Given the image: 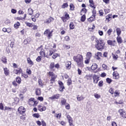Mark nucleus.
<instances>
[{"label":"nucleus","instance_id":"1","mask_svg":"<svg viewBox=\"0 0 126 126\" xmlns=\"http://www.w3.org/2000/svg\"><path fill=\"white\" fill-rule=\"evenodd\" d=\"M73 60L76 63L78 66L80 67H83L84 64H83V56L82 55L78 54L73 57Z\"/></svg>","mask_w":126,"mask_h":126},{"label":"nucleus","instance_id":"2","mask_svg":"<svg viewBox=\"0 0 126 126\" xmlns=\"http://www.w3.org/2000/svg\"><path fill=\"white\" fill-rule=\"evenodd\" d=\"M95 42L97 43L95 44V48L98 51H103L106 47L105 42H104L103 40H97Z\"/></svg>","mask_w":126,"mask_h":126},{"label":"nucleus","instance_id":"3","mask_svg":"<svg viewBox=\"0 0 126 126\" xmlns=\"http://www.w3.org/2000/svg\"><path fill=\"white\" fill-rule=\"evenodd\" d=\"M49 76L51 77L50 79V83L51 84H53L55 81L56 80V78H57V75L55 74L53 72H49L48 73Z\"/></svg>","mask_w":126,"mask_h":126},{"label":"nucleus","instance_id":"4","mask_svg":"<svg viewBox=\"0 0 126 126\" xmlns=\"http://www.w3.org/2000/svg\"><path fill=\"white\" fill-rule=\"evenodd\" d=\"M44 35L45 36H47L48 39L50 40L52 36H53V31H50V29H48L46 31H45L44 32Z\"/></svg>","mask_w":126,"mask_h":126},{"label":"nucleus","instance_id":"5","mask_svg":"<svg viewBox=\"0 0 126 126\" xmlns=\"http://www.w3.org/2000/svg\"><path fill=\"white\" fill-rule=\"evenodd\" d=\"M118 112L120 113V116L124 119H126V111L123 109H120Z\"/></svg>","mask_w":126,"mask_h":126},{"label":"nucleus","instance_id":"6","mask_svg":"<svg viewBox=\"0 0 126 126\" xmlns=\"http://www.w3.org/2000/svg\"><path fill=\"white\" fill-rule=\"evenodd\" d=\"M18 112L21 115H23V114H25V112H26V109L24 107L20 106L18 109Z\"/></svg>","mask_w":126,"mask_h":126},{"label":"nucleus","instance_id":"7","mask_svg":"<svg viewBox=\"0 0 126 126\" xmlns=\"http://www.w3.org/2000/svg\"><path fill=\"white\" fill-rule=\"evenodd\" d=\"M63 22H66L67 20L69 19V15L67 14V13H65V15L62 17H61Z\"/></svg>","mask_w":126,"mask_h":126},{"label":"nucleus","instance_id":"8","mask_svg":"<svg viewBox=\"0 0 126 126\" xmlns=\"http://www.w3.org/2000/svg\"><path fill=\"white\" fill-rule=\"evenodd\" d=\"M29 105H31L32 106H35V104H36V101H35V99H34V98H31L29 100Z\"/></svg>","mask_w":126,"mask_h":126},{"label":"nucleus","instance_id":"9","mask_svg":"<svg viewBox=\"0 0 126 126\" xmlns=\"http://www.w3.org/2000/svg\"><path fill=\"white\" fill-rule=\"evenodd\" d=\"M65 66L66 69H70L71 68V62L67 61L65 63Z\"/></svg>","mask_w":126,"mask_h":126},{"label":"nucleus","instance_id":"10","mask_svg":"<svg viewBox=\"0 0 126 126\" xmlns=\"http://www.w3.org/2000/svg\"><path fill=\"white\" fill-rule=\"evenodd\" d=\"M60 98V94H56L53 95L52 96H51L49 97V99L51 100H57V99H59Z\"/></svg>","mask_w":126,"mask_h":126},{"label":"nucleus","instance_id":"11","mask_svg":"<svg viewBox=\"0 0 126 126\" xmlns=\"http://www.w3.org/2000/svg\"><path fill=\"white\" fill-rule=\"evenodd\" d=\"M108 45L109 46H115L116 45V40L112 41L111 40H108L107 41Z\"/></svg>","mask_w":126,"mask_h":126},{"label":"nucleus","instance_id":"12","mask_svg":"<svg viewBox=\"0 0 126 126\" xmlns=\"http://www.w3.org/2000/svg\"><path fill=\"white\" fill-rule=\"evenodd\" d=\"M35 94L37 96H40L41 93V89L40 88H37L35 89Z\"/></svg>","mask_w":126,"mask_h":126},{"label":"nucleus","instance_id":"13","mask_svg":"<svg viewBox=\"0 0 126 126\" xmlns=\"http://www.w3.org/2000/svg\"><path fill=\"white\" fill-rule=\"evenodd\" d=\"M113 77L115 79H119L120 78V76L119 75V73L117 71H115L113 73Z\"/></svg>","mask_w":126,"mask_h":126},{"label":"nucleus","instance_id":"14","mask_svg":"<svg viewBox=\"0 0 126 126\" xmlns=\"http://www.w3.org/2000/svg\"><path fill=\"white\" fill-rule=\"evenodd\" d=\"M95 20L96 17L94 16H92L90 18L88 19V21H89L90 23L93 22V21H95Z\"/></svg>","mask_w":126,"mask_h":126},{"label":"nucleus","instance_id":"15","mask_svg":"<svg viewBox=\"0 0 126 126\" xmlns=\"http://www.w3.org/2000/svg\"><path fill=\"white\" fill-rule=\"evenodd\" d=\"M21 72H22V69L21 68H19L18 69H15L14 70V73H15V74H20Z\"/></svg>","mask_w":126,"mask_h":126},{"label":"nucleus","instance_id":"16","mask_svg":"<svg viewBox=\"0 0 126 126\" xmlns=\"http://www.w3.org/2000/svg\"><path fill=\"white\" fill-rule=\"evenodd\" d=\"M54 19L52 17H50L48 19H47L45 21H44V23H51L52 21H54Z\"/></svg>","mask_w":126,"mask_h":126},{"label":"nucleus","instance_id":"17","mask_svg":"<svg viewBox=\"0 0 126 126\" xmlns=\"http://www.w3.org/2000/svg\"><path fill=\"white\" fill-rule=\"evenodd\" d=\"M38 109L40 112H43V111H46V106L39 105Z\"/></svg>","mask_w":126,"mask_h":126},{"label":"nucleus","instance_id":"18","mask_svg":"<svg viewBox=\"0 0 126 126\" xmlns=\"http://www.w3.org/2000/svg\"><path fill=\"white\" fill-rule=\"evenodd\" d=\"M3 71H4V74L6 76H7V75H9V70L7 69V68L5 67L3 68Z\"/></svg>","mask_w":126,"mask_h":126},{"label":"nucleus","instance_id":"19","mask_svg":"<svg viewBox=\"0 0 126 126\" xmlns=\"http://www.w3.org/2000/svg\"><path fill=\"white\" fill-rule=\"evenodd\" d=\"M98 67V65L96 63H93L91 67L92 70H96Z\"/></svg>","mask_w":126,"mask_h":126},{"label":"nucleus","instance_id":"20","mask_svg":"<svg viewBox=\"0 0 126 126\" xmlns=\"http://www.w3.org/2000/svg\"><path fill=\"white\" fill-rule=\"evenodd\" d=\"M66 117L68 121L69 124L73 123V120H72V118H71V117H70V116H69V115H66Z\"/></svg>","mask_w":126,"mask_h":126},{"label":"nucleus","instance_id":"21","mask_svg":"<svg viewBox=\"0 0 126 126\" xmlns=\"http://www.w3.org/2000/svg\"><path fill=\"white\" fill-rule=\"evenodd\" d=\"M92 58V53L89 52L87 53L86 54V59H89L90 60Z\"/></svg>","mask_w":126,"mask_h":126},{"label":"nucleus","instance_id":"22","mask_svg":"<svg viewBox=\"0 0 126 126\" xmlns=\"http://www.w3.org/2000/svg\"><path fill=\"white\" fill-rule=\"evenodd\" d=\"M117 41L119 44H122L123 43V39H122V37H121L120 35H118Z\"/></svg>","mask_w":126,"mask_h":126},{"label":"nucleus","instance_id":"23","mask_svg":"<svg viewBox=\"0 0 126 126\" xmlns=\"http://www.w3.org/2000/svg\"><path fill=\"white\" fill-rule=\"evenodd\" d=\"M39 54L41 57H46V54L45 53V50L44 49H41L39 52Z\"/></svg>","mask_w":126,"mask_h":126},{"label":"nucleus","instance_id":"24","mask_svg":"<svg viewBox=\"0 0 126 126\" xmlns=\"http://www.w3.org/2000/svg\"><path fill=\"white\" fill-rule=\"evenodd\" d=\"M77 100H78V101H82V100H84V97L83 95H81L80 96H79V95H78L77 96Z\"/></svg>","mask_w":126,"mask_h":126},{"label":"nucleus","instance_id":"25","mask_svg":"<svg viewBox=\"0 0 126 126\" xmlns=\"http://www.w3.org/2000/svg\"><path fill=\"white\" fill-rule=\"evenodd\" d=\"M116 32L118 36H120V35L122 34V31L121 30L120 28L116 29Z\"/></svg>","mask_w":126,"mask_h":126},{"label":"nucleus","instance_id":"26","mask_svg":"<svg viewBox=\"0 0 126 126\" xmlns=\"http://www.w3.org/2000/svg\"><path fill=\"white\" fill-rule=\"evenodd\" d=\"M111 19H112V15H108L106 16V20L107 22H109Z\"/></svg>","mask_w":126,"mask_h":126},{"label":"nucleus","instance_id":"27","mask_svg":"<svg viewBox=\"0 0 126 126\" xmlns=\"http://www.w3.org/2000/svg\"><path fill=\"white\" fill-rule=\"evenodd\" d=\"M62 105H64L66 104V100L63 98H61Z\"/></svg>","mask_w":126,"mask_h":126},{"label":"nucleus","instance_id":"28","mask_svg":"<svg viewBox=\"0 0 126 126\" xmlns=\"http://www.w3.org/2000/svg\"><path fill=\"white\" fill-rule=\"evenodd\" d=\"M28 63L29 64H31V65H33L34 64V63H33L32 61L30 58H28L27 59Z\"/></svg>","mask_w":126,"mask_h":126},{"label":"nucleus","instance_id":"29","mask_svg":"<svg viewBox=\"0 0 126 126\" xmlns=\"http://www.w3.org/2000/svg\"><path fill=\"white\" fill-rule=\"evenodd\" d=\"M16 81L18 83V84H20V83H21V78L20 77H17L16 78Z\"/></svg>","mask_w":126,"mask_h":126},{"label":"nucleus","instance_id":"30","mask_svg":"<svg viewBox=\"0 0 126 126\" xmlns=\"http://www.w3.org/2000/svg\"><path fill=\"white\" fill-rule=\"evenodd\" d=\"M92 76H93V74H88L85 76V78H86V79L88 80L90 79V78H91V77H92Z\"/></svg>","mask_w":126,"mask_h":126},{"label":"nucleus","instance_id":"31","mask_svg":"<svg viewBox=\"0 0 126 126\" xmlns=\"http://www.w3.org/2000/svg\"><path fill=\"white\" fill-rule=\"evenodd\" d=\"M6 61H7L6 57H5L4 56L2 57L1 61L2 62V63H7V62Z\"/></svg>","mask_w":126,"mask_h":126},{"label":"nucleus","instance_id":"32","mask_svg":"<svg viewBox=\"0 0 126 126\" xmlns=\"http://www.w3.org/2000/svg\"><path fill=\"white\" fill-rule=\"evenodd\" d=\"M54 67H55V63L52 62L50 63L49 68L50 69H54Z\"/></svg>","mask_w":126,"mask_h":126},{"label":"nucleus","instance_id":"33","mask_svg":"<svg viewBox=\"0 0 126 126\" xmlns=\"http://www.w3.org/2000/svg\"><path fill=\"white\" fill-rule=\"evenodd\" d=\"M32 117H33V118L38 119V118H40V115L39 114V113H34L32 115Z\"/></svg>","mask_w":126,"mask_h":126},{"label":"nucleus","instance_id":"34","mask_svg":"<svg viewBox=\"0 0 126 126\" xmlns=\"http://www.w3.org/2000/svg\"><path fill=\"white\" fill-rule=\"evenodd\" d=\"M112 32H113V29H109L107 32V33L108 36H110L111 34L112 33Z\"/></svg>","mask_w":126,"mask_h":126},{"label":"nucleus","instance_id":"35","mask_svg":"<svg viewBox=\"0 0 126 126\" xmlns=\"http://www.w3.org/2000/svg\"><path fill=\"white\" fill-rule=\"evenodd\" d=\"M28 12L29 14V15H32V14H33V9H32V8H29L28 9Z\"/></svg>","mask_w":126,"mask_h":126},{"label":"nucleus","instance_id":"36","mask_svg":"<svg viewBox=\"0 0 126 126\" xmlns=\"http://www.w3.org/2000/svg\"><path fill=\"white\" fill-rule=\"evenodd\" d=\"M25 24L27 25V26H28V27H33V25L32 24L30 23H28L27 22H25Z\"/></svg>","mask_w":126,"mask_h":126},{"label":"nucleus","instance_id":"37","mask_svg":"<svg viewBox=\"0 0 126 126\" xmlns=\"http://www.w3.org/2000/svg\"><path fill=\"white\" fill-rule=\"evenodd\" d=\"M20 26V23L19 22H17V23L15 24L14 25V28H18Z\"/></svg>","mask_w":126,"mask_h":126},{"label":"nucleus","instance_id":"38","mask_svg":"<svg viewBox=\"0 0 126 126\" xmlns=\"http://www.w3.org/2000/svg\"><path fill=\"white\" fill-rule=\"evenodd\" d=\"M63 89H64V86H63V85H60L59 90H60L61 92H63Z\"/></svg>","mask_w":126,"mask_h":126},{"label":"nucleus","instance_id":"39","mask_svg":"<svg viewBox=\"0 0 126 126\" xmlns=\"http://www.w3.org/2000/svg\"><path fill=\"white\" fill-rule=\"evenodd\" d=\"M70 29H73L74 28V24L73 22H71L69 25Z\"/></svg>","mask_w":126,"mask_h":126},{"label":"nucleus","instance_id":"40","mask_svg":"<svg viewBox=\"0 0 126 126\" xmlns=\"http://www.w3.org/2000/svg\"><path fill=\"white\" fill-rule=\"evenodd\" d=\"M85 19H86V17L85 16V15H83L81 18V21H82V22H84L85 21Z\"/></svg>","mask_w":126,"mask_h":126},{"label":"nucleus","instance_id":"41","mask_svg":"<svg viewBox=\"0 0 126 126\" xmlns=\"http://www.w3.org/2000/svg\"><path fill=\"white\" fill-rule=\"evenodd\" d=\"M20 120H22V121H23V122L26 120V117H25L24 115H23V116H20Z\"/></svg>","mask_w":126,"mask_h":126},{"label":"nucleus","instance_id":"42","mask_svg":"<svg viewBox=\"0 0 126 126\" xmlns=\"http://www.w3.org/2000/svg\"><path fill=\"white\" fill-rule=\"evenodd\" d=\"M94 96L96 99H99L101 97V95L97 94H94Z\"/></svg>","mask_w":126,"mask_h":126},{"label":"nucleus","instance_id":"43","mask_svg":"<svg viewBox=\"0 0 126 126\" xmlns=\"http://www.w3.org/2000/svg\"><path fill=\"white\" fill-rule=\"evenodd\" d=\"M65 108L66 109V110H69L70 109V105H69V104L68 103H66L65 104Z\"/></svg>","mask_w":126,"mask_h":126},{"label":"nucleus","instance_id":"44","mask_svg":"<svg viewBox=\"0 0 126 126\" xmlns=\"http://www.w3.org/2000/svg\"><path fill=\"white\" fill-rule=\"evenodd\" d=\"M69 6L71 10H74V5L73 4L70 3Z\"/></svg>","mask_w":126,"mask_h":126},{"label":"nucleus","instance_id":"45","mask_svg":"<svg viewBox=\"0 0 126 126\" xmlns=\"http://www.w3.org/2000/svg\"><path fill=\"white\" fill-rule=\"evenodd\" d=\"M42 60V56H38L36 59V62H37L38 63H40V62H41V60Z\"/></svg>","mask_w":126,"mask_h":126},{"label":"nucleus","instance_id":"46","mask_svg":"<svg viewBox=\"0 0 126 126\" xmlns=\"http://www.w3.org/2000/svg\"><path fill=\"white\" fill-rule=\"evenodd\" d=\"M38 82L40 86H43L44 85V84L42 82V80L39 79Z\"/></svg>","mask_w":126,"mask_h":126},{"label":"nucleus","instance_id":"47","mask_svg":"<svg viewBox=\"0 0 126 126\" xmlns=\"http://www.w3.org/2000/svg\"><path fill=\"white\" fill-rule=\"evenodd\" d=\"M102 53L98 52L97 53L95 54V57H101Z\"/></svg>","mask_w":126,"mask_h":126},{"label":"nucleus","instance_id":"48","mask_svg":"<svg viewBox=\"0 0 126 126\" xmlns=\"http://www.w3.org/2000/svg\"><path fill=\"white\" fill-rule=\"evenodd\" d=\"M68 6V4H67V3H64L62 5V8H65V7H67Z\"/></svg>","mask_w":126,"mask_h":126},{"label":"nucleus","instance_id":"49","mask_svg":"<svg viewBox=\"0 0 126 126\" xmlns=\"http://www.w3.org/2000/svg\"><path fill=\"white\" fill-rule=\"evenodd\" d=\"M37 100H38L40 102H42V101L44 100V98L42 96H38L37 98Z\"/></svg>","mask_w":126,"mask_h":126},{"label":"nucleus","instance_id":"50","mask_svg":"<svg viewBox=\"0 0 126 126\" xmlns=\"http://www.w3.org/2000/svg\"><path fill=\"white\" fill-rule=\"evenodd\" d=\"M99 16H103V15L104 14V12L103 11V10H100L99 11Z\"/></svg>","mask_w":126,"mask_h":126},{"label":"nucleus","instance_id":"51","mask_svg":"<svg viewBox=\"0 0 126 126\" xmlns=\"http://www.w3.org/2000/svg\"><path fill=\"white\" fill-rule=\"evenodd\" d=\"M102 68H103V69H108V66H107V65L105 64H103L102 65Z\"/></svg>","mask_w":126,"mask_h":126},{"label":"nucleus","instance_id":"52","mask_svg":"<svg viewBox=\"0 0 126 126\" xmlns=\"http://www.w3.org/2000/svg\"><path fill=\"white\" fill-rule=\"evenodd\" d=\"M90 62V59H86V60H85V63H86V64H88Z\"/></svg>","mask_w":126,"mask_h":126},{"label":"nucleus","instance_id":"53","mask_svg":"<svg viewBox=\"0 0 126 126\" xmlns=\"http://www.w3.org/2000/svg\"><path fill=\"white\" fill-rule=\"evenodd\" d=\"M98 86L99 87H102L103 86V81H100L98 83Z\"/></svg>","mask_w":126,"mask_h":126},{"label":"nucleus","instance_id":"54","mask_svg":"<svg viewBox=\"0 0 126 126\" xmlns=\"http://www.w3.org/2000/svg\"><path fill=\"white\" fill-rule=\"evenodd\" d=\"M93 15L92 16H94L96 17V10L94 9L92 11Z\"/></svg>","mask_w":126,"mask_h":126},{"label":"nucleus","instance_id":"55","mask_svg":"<svg viewBox=\"0 0 126 126\" xmlns=\"http://www.w3.org/2000/svg\"><path fill=\"white\" fill-rule=\"evenodd\" d=\"M11 107H8L7 106H5L4 108V111H10L11 110Z\"/></svg>","mask_w":126,"mask_h":126},{"label":"nucleus","instance_id":"56","mask_svg":"<svg viewBox=\"0 0 126 126\" xmlns=\"http://www.w3.org/2000/svg\"><path fill=\"white\" fill-rule=\"evenodd\" d=\"M61 117H62V113H59L57 114L56 118L57 119H61Z\"/></svg>","mask_w":126,"mask_h":126},{"label":"nucleus","instance_id":"57","mask_svg":"<svg viewBox=\"0 0 126 126\" xmlns=\"http://www.w3.org/2000/svg\"><path fill=\"white\" fill-rule=\"evenodd\" d=\"M109 93H111V94H114V89L111 88L109 90Z\"/></svg>","mask_w":126,"mask_h":126},{"label":"nucleus","instance_id":"58","mask_svg":"<svg viewBox=\"0 0 126 126\" xmlns=\"http://www.w3.org/2000/svg\"><path fill=\"white\" fill-rule=\"evenodd\" d=\"M41 125L42 126H47V124H46V122L43 120H42L41 121Z\"/></svg>","mask_w":126,"mask_h":126},{"label":"nucleus","instance_id":"59","mask_svg":"<svg viewBox=\"0 0 126 126\" xmlns=\"http://www.w3.org/2000/svg\"><path fill=\"white\" fill-rule=\"evenodd\" d=\"M52 58L53 59H56L58 58V54L57 53L54 54L52 56Z\"/></svg>","mask_w":126,"mask_h":126},{"label":"nucleus","instance_id":"60","mask_svg":"<svg viewBox=\"0 0 126 126\" xmlns=\"http://www.w3.org/2000/svg\"><path fill=\"white\" fill-rule=\"evenodd\" d=\"M71 84V79H68L67 80V85L69 86Z\"/></svg>","mask_w":126,"mask_h":126},{"label":"nucleus","instance_id":"61","mask_svg":"<svg viewBox=\"0 0 126 126\" xmlns=\"http://www.w3.org/2000/svg\"><path fill=\"white\" fill-rule=\"evenodd\" d=\"M27 73H28V74H31V73H32V72L31 71V70H30V69H27Z\"/></svg>","mask_w":126,"mask_h":126},{"label":"nucleus","instance_id":"62","mask_svg":"<svg viewBox=\"0 0 126 126\" xmlns=\"http://www.w3.org/2000/svg\"><path fill=\"white\" fill-rule=\"evenodd\" d=\"M106 75H107V74H106V73L103 72L101 74L100 76H101V77H105Z\"/></svg>","mask_w":126,"mask_h":126},{"label":"nucleus","instance_id":"63","mask_svg":"<svg viewBox=\"0 0 126 126\" xmlns=\"http://www.w3.org/2000/svg\"><path fill=\"white\" fill-rule=\"evenodd\" d=\"M106 81L107 82V83H111V82H112V80H111V79L107 78L106 79Z\"/></svg>","mask_w":126,"mask_h":126},{"label":"nucleus","instance_id":"64","mask_svg":"<svg viewBox=\"0 0 126 126\" xmlns=\"http://www.w3.org/2000/svg\"><path fill=\"white\" fill-rule=\"evenodd\" d=\"M104 12L105 13H109V12H110V9H104Z\"/></svg>","mask_w":126,"mask_h":126}]
</instances>
